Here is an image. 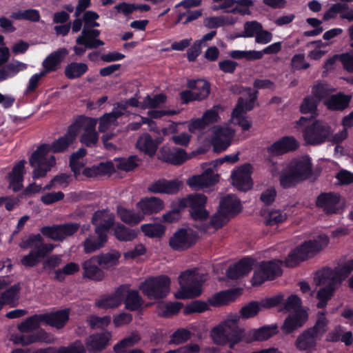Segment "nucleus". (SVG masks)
Masks as SVG:
<instances>
[{
  "label": "nucleus",
  "mask_w": 353,
  "mask_h": 353,
  "mask_svg": "<svg viewBox=\"0 0 353 353\" xmlns=\"http://www.w3.org/2000/svg\"><path fill=\"white\" fill-rule=\"evenodd\" d=\"M311 174L312 163L308 157L294 159L281 171L280 184L283 188H290L307 179Z\"/></svg>",
  "instance_id": "20e7f679"
},
{
  "label": "nucleus",
  "mask_w": 353,
  "mask_h": 353,
  "mask_svg": "<svg viewBox=\"0 0 353 353\" xmlns=\"http://www.w3.org/2000/svg\"><path fill=\"white\" fill-rule=\"evenodd\" d=\"M343 125L345 127L343 130L335 134L333 137V141L334 143H340L347 137V128H350L353 125V111L343 119Z\"/></svg>",
  "instance_id": "13d9d810"
},
{
  "label": "nucleus",
  "mask_w": 353,
  "mask_h": 353,
  "mask_svg": "<svg viewBox=\"0 0 353 353\" xmlns=\"http://www.w3.org/2000/svg\"><path fill=\"white\" fill-rule=\"evenodd\" d=\"M162 141L163 139L161 138L154 139L149 134L145 133L139 137L136 146L139 150L145 154L153 157Z\"/></svg>",
  "instance_id": "cd10ccee"
},
{
  "label": "nucleus",
  "mask_w": 353,
  "mask_h": 353,
  "mask_svg": "<svg viewBox=\"0 0 353 353\" xmlns=\"http://www.w3.org/2000/svg\"><path fill=\"white\" fill-rule=\"evenodd\" d=\"M181 289L176 294L178 299H189L199 296L202 292L203 283L206 275L196 270H186L179 277Z\"/></svg>",
  "instance_id": "423d86ee"
},
{
  "label": "nucleus",
  "mask_w": 353,
  "mask_h": 353,
  "mask_svg": "<svg viewBox=\"0 0 353 353\" xmlns=\"http://www.w3.org/2000/svg\"><path fill=\"white\" fill-rule=\"evenodd\" d=\"M80 270L79 265L74 263L70 262L63 266L62 268L55 271V279L58 281H62L65 279V276L72 275L78 272Z\"/></svg>",
  "instance_id": "4d7b16f0"
},
{
  "label": "nucleus",
  "mask_w": 353,
  "mask_h": 353,
  "mask_svg": "<svg viewBox=\"0 0 353 353\" xmlns=\"http://www.w3.org/2000/svg\"><path fill=\"white\" fill-rule=\"evenodd\" d=\"M140 340L138 334L133 333L130 336L124 338L114 346L115 353H125L128 348L135 345Z\"/></svg>",
  "instance_id": "5fc2aeb1"
},
{
  "label": "nucleus",
  "mask_w": 353,
  "mask_h": 353,
  "mask_svg": "<svg viewBox=\"0 0 353 353\" xmlns=\"http://www.w3.org/2000/svg\"><path fill=\"white\" fill-rule=\"evenodd\" d=\"M119 108L114 107L112 112L105 113L99 119V132H105L118 125L117 119L124 114L125 108L123 105Z\"/></svg>",
  "instance_id": "a878e982"
},
{
  "label": "nucleus",
  "mask_w": 353,
  "mask_h": 353,
  "mask_svg": "<svg viewBox=\"0 0 353 353\" xmlns=\"http://www.w3.org/2000/svg\"><path fill=\"white\" fill-rule=\"evenodd\" d=\"M170 279L168 276L161 275L150 277L142 282L139 289L149 299H162L170 292Z\"/></svg>",
  "instance_id": "6e6552de"
},
{
  "label": "nucleus",
  "mask_w": 353,
  "mask_h": 353,
  "mask_svg": "<svg viewBox=\"0 0 353 353\" xmlns=\"http://www.w3.org/2000/svg\"><path fill=\"white\" fill-rule=\"evenodd\" d=\"M141 228L145 235L151 238L161 237L165 233V227L161 224H144Z\"/></svg>",
  "instance_id": "6e6d98bb"
},
{
  "label": "nucleus",
  "mask_w": 353,
  "mask_h": 353,
  "mask_svg": "<svg viewBox=\"0 0 353 353\" xmlns=\"http://www.w3.org/2000/svg\"><path fill=\"white\" fill-rule=\"evenodd\" d=\"M251 166L244 165L232 173V184L238 190L247 191L252 188Z\"/></svg>",
  "instance_id": "aec40b11"
},
{
  "label": "nucleus",
  "mask_w": 353,
  "mask_h": 353,
  "mask_svg": "<svg viewBox=\"0 0 353 353\" xmlns=\"http://www.w3.org/2000/svg\"><path fill=\"white\" fill-rule=\"evenodd\" d=\"M26 161L21 160L19 161L12 168L9 174V188L13 192L19 191L23 187V180L24 174V165Z\"/></svg>",
  "instance_id": "e433bc0d"
},
{
  "label": "nucleus",
  "mask_w": 353,
  "mask_h": 353,
  "mask_svg": "<svg viewBox=\"0 0 353 353\" xmlns=\"http://www.w3.org/2000/svg\"><path fill=\"white\" fill-rule=\"evenodd\" d=\"M353 271V259L347 261L341 267L332 270L323 269L319 272L314 278L317 285H325L319 290L316 298L319 299L318 308H323L327 305V301L331 299L337 286L342 281L345 280Z\"/></svg>",
  "instance_id": "f03ea898"
},
{
  "label": "nucleus",
  "mask_w": 353,
  "mask_h": 353,
  "mask_svg": "<svg viewBox=\"0 0 353 353\" xmlns=\"http://www.w3.org/2000/svg\"><path fill=\"white\" fill-rule=\"evenodd\" d=\"M329 239L325 235H320L314 240L303 243L297 250L301 254L300 258L306 260L314 256L328 244Z\"/></svg>",
  "instance_id": "a211bd4d"
},
{
  "label": "nucleus",
  "mask_w": 353,
  "mask_h": 353,
  "mask_svg": "<svg viewBox=\"0 0 353 353\" xmlns=\"http://www.w3.org/2000/svg\"><path fill=\"white\" fill-rule=\"evenodd\" d=\"M114 233L116 238L120 241H132L137 238L138 232L134 229L127 228L123 224L118 223Z\"/></svg>",
  "instance_id": "8fccbe9b"
},
{
  "label": "nucleus",
  "mask_w": 353,
  "mask_h": 353,
  "mask_svg": "<svg viewBox=\"0 0 353 353\" xmlns=\"http://www.w3.org/2000/svg\"><path fill=\"white\" fill-rule=\"evenodd\" d=\"M139 159L137 156H130L128 158L120 159L118 161L117 167L118 169L129 172L133 170L138 166Z\"/></svg>",
  "instance_id": "680f3d73"
},
{
  "label": "nucleus",
  "mask_w": 353,
  "mask_h": 353,
  "mask_svg": "<svg viewBox=\"0 0 353 353\" xmlns=\"http://www.w3.org/2000/svg\"><path fill=\"white\" fill-rule=\"evenodd\" d=\"M48 144H42L32 154L29 162L34 168L32 178L34 179L43 177L52 167L56 164L54 155L49 154L51 150Z\"/></svg>",
  "instance_id": "0eeeda50"
},
{
  "label": "nucleus",
  "mask_w": 353,
  "mask_h": 353,
  "mask_svg": "<svg viewBox=\"0 0 353 353\" xmlns=\"http://www.w3.org/2000/svg\"><path fill=\"white\" fill-rule=\"evenodd\" d=\"M27 68V64L19 61H13L0 69V82L15 76L18 72Z\"/></svg>",
  "instance_id": "de8ad7c7"
},
{
  "label": "nucleus",
  "mask_w": 353,
  "mask_h": 353,
  "mask_svg": "<svg viewBox=\"0 0 353 353\" xmlns=\"http://www.w3.org/2000/svg\"><path fill=\"white\" fill-rule=\"evenodd\" d=\"M160 159L173 165H181L187 159V154L183 149L174 148L172 150L162 148Z\"/></svg>",
  "instance_id": "4c0bfd02"
},
{
  "label": "nucleus",
  "mask_w": 353,
  "mask_h": 353,
  "mask_svg": "<svg viewBox=\"0 0 353 353\" xmlns=\"http://www.w3.org/2000/svg\"><path fill=\"white\" fill-rule=\"evenodd\" d=\"M182 307L181 303L175 302L159 307V314L163 316L168 317L176 314Z\"/></svg>",
  "instance_id": "338daca9"
},
{
  "label": "nucleus",
  "mask_w": 353,
  "mask_h": 353,
  "mask_svg": "<svg viewBox=\"0 0 353 353\" xmlns=\"http://www.w3.org/2000/svg\"><path fill=\"white\" fill-rule=\"evenodd\" d=\"M249 99L245 100L239 98L236 108L232 112V121L234 124L241 126L243 130H248L252 125V121L245 116L246 111L251 110L254 108V103L257 98V91L251 92V88H246Z\"/></svg>",
  "instance_id": "1a4fd4ad"
},
{
  "label": "nucleus",
  "mask_w": 353,
  "mask_h": 353,
  "mask_svg": "<svg viewBox=\"0 0 353 353\" xmlns=\"http://www.w3.org/2000/svg\"><path fill=\"white\" fill-rule=\"evenodd\" d=\"M136 206L144 216L159 212L163 209L164 203L161 199L152 196L142 199Z\"/></svg>",
  "instance_id": "c85d7f7f"
},
{
  "label": "nucleus",
  "mask_w": 353,
  "mask_h": 353,
  "mask_svg": "<svg viewBox=\"0 0 353 353\" xmlns=\"http://www.w3.org/2000/svg\"><path fill=\"white\" fill-rule=\"evenodd\" d=\"M188 87L194 92V97L197 101L206 99L210 92V84L203 79L189 81Z\"/></svg>",
  "instance_id": "49530a36"
},
{
  "label": "nucleus",
  "mask_w": 353,
  "mask_h": 353,
  "mask_svg": "<svg viewBox=\"0 0 353 353\" xmlns=\"http://www.w3.org/2000/svg\"><path fill=\"white\" fill-rule=\"evenodd\" d=\"M20 290L19 284H14L3 292L0 296L3 305L8 304L12 307L17 305L19 298V293Z\"/></svg>",
  "instance_id": "3c124183"
},
{
  "label": "nucleus",
  "mask_w": 353,
  "mask_h": 353,
  "mask_svg": "<svg viewBox=\"0 0 353 353\" xmlns=\"http://www.w3.org/2000/svg\"><path fill=\"white\" fill-rule=\"evenodd\" d=\"M253 260L249 258H245L238 263L230 266L227 270V276L232 280L239 279L247 275L252 269Z\"/></svg>",
  "instance_id": "7c9ffc66"
},
{
  "label": "nucleus",
  "mask_w": 353,
  "mask_h": 353,
  "mask_svg": "<svg viewBox=\"0 0 353 353\" xmlns=\"http://www.w3.org/2000/svg\"><path fill=\"white\" fill-rule=\"evenodd\" d=\"M228 215L223 213V212H221L219 208L218 212L212 216L209 223L205 224L202 221L199 225H196V228L204 232H214L228 222Z\"/></svg>",
  "instance_id": "c9c22d12"
},
{
  "label": "nucleus",
  "mask_w": 353,
  "mask_h": 353,
  "mask_svg": "<svg viewBox=\"0 0 353 353\" xmlns=\"http://www.w3.org/2000/svg\"><path fill=\"white\" fill-rule=\"evenodd\" d=\"M261 29L262 26L260 23L256 21H248L244 24V31L241 36L243 37H256Z\"/></svg>",
  "instance_id": "69168bd1"
},
{
  "label": "nucleus",
  "mask_w": 353,
  "mask_h": 353,
  "mask_svg": "<svg viewBox=\"0 0 353 353\" xmlns=\"http://www.w3.org/2000/svg\"><path fill=\"white\" fill-rule=\"evenodd\" d=\"M330 134V127L321 121L312 123L303 130V137L305 141L312 145H318L325 142Z\"/></svg>",
  "instance_id": "f8f14e48"
},
{
  "label": "nucleus",
  "mask_w": 353,
  "mask_h": 353,
  "mask_svg": "<svg viewBox=\"0 0 353 353\" xmlns=\"http://www.w3.org/2000/svg\"><path fill=\"white\" fill-rule=\"evenodd\" d=\"M351 98L350 95L339 92L328 97L325 100V104L330 110H343L348 107Z\"/></svg>",
  "instance_id": "a19ab883"
},
{
  "label": "nucleus",
  "mask_w": 353,
  "mask_h": 353,
  "mask_svg": "<svg viewBox=\"0 0 353 353\" xmlns=\"http://www.w3.org/2000/svg\"><path fill=\"white\" fill-rule=\"evenodd\" d=\"M301 306V301L299 297L295 294H292L288 296L284 303V309L287 312H292V313L301 311L302 310H300Z\"/></svg>",
  "instance_id": "0e129e2a"
},
{
  "label": "nucleus",
  "mask_w": 353,
  "mask_h": 353,
  "mask_svg": "<svg viewBox=\"0 0 353 353\" xmlns=\"http://www.w3.org/2000/svg\"><path fill=\"white\" fill-rule=\"evenodd\" d=\"M80 228L77 223H68L52 226H45L41 228L44 236L57 241H62L75 234Z\"/></svg>",
  "instance_id": "4468645a"
},
{
  "label": "nucleus",
  "mask_w": 353,
  "mask_h": 353,
  "mask_svg": "<svg viewBox=\"0 0 353 353\" xmlns=\"http://www.w3.org/2000/svg\"><path fill=\"white\" fill-rule=\"evenodd\" d=\"M88 70L85 63L72 62L65 67V74L68 79H77L85 74Z\"/></svg>",
  "instance_id": "864d4df0"
},
{
  "label": "nucleus",
  "mask_w": 353,
  "mask_h": 353,
  "mask_svg": "<svg viewBox=\"0 0 353 353\" xmlns=\"http://www.w3.org/2000/svg\"><path fill=\"white\" fill-rule=\"evenodd\" d=\"M121 287H123V291H125V295L123 296L125 307L130 311L139 310L141 307L143 301L138 291L130 290L128 287L125 285H121Z\"/></svg>",
  "instance_id": "ea45409f"
},
{
  "label": "nucleus",
  "mask_w": 353,
  "mask_h": 353,
  "mask_svg": "<svg viewBox=\"0 0 353 353\" xmlns=\"http://www.w3.org/2000/svg\"><path fill=\"white\" fill-rule=\"evenodd\" d=\"M219 174L212 168L206 169L201 175L193 176L188 179L187 183L194 190L203 189L216 183Z\"/></svg>",
  "instance_id": "6ab92c4d"
},
{
  "label": "nucleus",
  "mask_w": 353,
  "mask_h": 353,
  "mask_svg": "<svg viewBox=\"0 0 353 353\" xmlns=\"http://www.w3.org/2000/svg\"><path fill=\"white\" fill-rule=\"evenodd\" d=\"M111 339V332L105 331L101 333L91 334L86 338L85 343L90 352L99 353L108 345Z\"/></svg>",
  "instance_id": "412c9836"
},
{
  "label": "nucleus",
  "mask_w": 353,
  "mask_h": 353,
  "mask_svg": "<svg viewBox=\"0 0 353 353\" xmlns=\"http://www.w3.org/2000/svg\"><path fill=\"white\" fill-rule=\"evenodd\" d=\"M235 3L236 5L234 7L226 12L233 14L239 13L243 15L248 13L249 7L253 5V1L252 0H235Z\"/></svg>",
  "instance_id": "774afa93"
},
{
  "label": "nucleus",
  "mask_w": 353,
  "mask_h": 353,
  "mask_svg": "<svg viewBox=\"0 0 353 353\" xmlns=\"http://www.w3.org/2000/svg\"><path fill=\"white\" fill-rule=\"evenodd\" d=\"M101 268L105 270L111 269L119 264L121 254L116 250L110 252L94 256Z\"/></svg>",
  "instance_id": "37998d69"
},
{
  "label": "nucleus",
  "mask_w": 353,
  "mask_h": 353,
  "mask_svg": "<svg viewBox=\"0 0 353 353\" xmlns=\"http://www.w3.org/2000/svg\"><path fill=\"white\" fill-rule=\"evenodd\" d=\"M70 310L64 309L43 314L45 324L56 327L63 328L69 320Z\"/></svg>",
  "instance_id": "2f4dec72"
},
{
  "label": "nucleus",
  "mask_w": 353,
  "mask_h": 353,
  "mask_svg": "<svg viewBox=\"0 0 353 353\" xmlns=\"http://www.w3.org/2000/svg\"><path fill=\"white\" fill-rule=\"evenodd\" d=\"M221 212L228 214H235L241 210L239 200L234 195H228L222 199L219 203Z\"/></svg>",
  "instance_id": "a18cd8bd"
},
{
  "label": "nucleus",
  "mask_w": 353,
  "mask_h": 353,
  "mask_svg": "<svg viewBox=\"0 0 353 353\" xmlns=\"http://www.w3.org/2000/svg\"><path fill=\"white\" fill-rule=\"evenodd\" d=\"M263 216H264V222L267 225H279L288 219L287 213L281 210H269L268 212H265Z\"/></svg>",
  "instance_id": "603ef678"
},
{
  "label": "nucleus",
  "mask_w": 353,
  "mask_h": 353,
  "mask_svg": "<svg viewBox=\"0 0 353 353\" xmlns=\"http://www.w3.org/2000/svg\"><path fill=\"white\" fill-rule=\"evenodd\" d=\"M166 97L163 94H156L154 97L148 95L143 100V108H155L165 101Z\"/></svg>",
  "instance_id": "e2e57ef3"
},
{
  "label": "nucleus",
  "mask_w": 353,
  "mask_h": 353,
  "mask_svg": "<svg viewBox=\"0 0 353 353\" xmlns=\"http://www.w3.org/2000/svg\"><path fill=\"white\" fill-rule=\"evenodd\" d=\"M67 54L68 50L65 48H60L58 50L51 53L43 61L42 65L44 68L43 72H46V74L49 72L56 70L62 59Z\"/></svg>",
  "instance_id": "79ce46f5"
},
{
  "label": "nucleus",
  "mask_w": 353,
  "mask_h": 353,
  "mask_svg": "<svg viewBox=\"0 0 353 353\" xmlns=\"http://www.w3.org/2000/svg\"><path fill=\"white\" fill-rule=\"evenodd\" d=\"M123 287H119L110 294L100 297L95 302L96 305L101 309L108 310L118 307L123 302L125 291Z\"/></svg>",
  "instance_id": "b1692460"
},
{
  "label": "nucleus",
  "mask_w": 353,
  "mask_h": 353,
  "mask_svg": "<svg viewBox=\"0 0 353 353\" xmlns=\"http://www.w3.org/2000/svg\"><path fill=\"white\" fill-rule=\"evenodd\" d=\"M261 308L259 302L252 301L243 306L241 311V316L243 319H250L256 316Z\"/></svg>",
  "instance_id": "052dcab7"
},
{
  "label": "nucleus",
  "mask_w": 353,
  "mask_h": 353,
  "mask_svg": "<svg viewBox=\"0 0 353 353\" xmlns=\"http://www.w3.org/2000/svg\"><path fill=\"white\" fill-rule=\"evenodd\" d=\"M340 196L334 192L321 193L316 199V205L322 208L327 214L336 213Z\"/></svg>",
  "instance_id": "473e14b6"
},
{
  "label": "nucleus",
  "mask_w": 353,
  "mask_h": 353,
  "mask_svg": "<svg viewBox=\"0 0 353 353\" xmlns=\"http://www.w3.org/2000/svg\"><path fill=\"white\" fill-rule=\"evenodd\" d=\"M92 223L95 229L108 234L110 228L114 223V215L108 209L95 212L92 218Z\"/></svg>",
  "instance_id": "5701e85b"
},
{
  "label": "nucleus",
  "mask_w": 353,
  "mask_h": 353,
  "mask_svg": "<svg viewBox=\"0 0 353 353\" xmlns=\"http://www.w3.org/2000/svg\"><path fill=\"white\" fill-rule=\"evenodd\" d=\"M19 246L23 250L32 248L21 259V265L26 268L36 266L41 259L45 258L54 248V244L44 243L43 238L40 234H30L26 239H23Z\"/></svg>",
  "instance_id": "39448f33"
},
{
  "label": "nucleus",
  "mask_w": 353,
  "mask_h": 353,
  "mask_svg": "<svg viewBox=\"0 0 353 353\" xmlns=\"http://www.w3.org/2000/svg\"><path fill=\"white\" fill-rule=\"evenodd\" d=\"M212 134V143L214 150L221 152L230 145L235 130L225 124L214 127Z\"/></svg>",
  "instance_id": "ddd939ff"
},
{
  "label": "nucleus",
  "mask_w": 353,
  "mask_h": 353,
  "mask_svg": "<svg viewBox=\"0 0 353 353\" xmlns=\"http://www.w3.org/2000/svg\"><path fill=\"white\" fill-rule=\"evenodd\" d=\"M196 236L190 230L179 229L176 231L169 240V245L172 250L183 251L194 245Z\"/></svg>",
  "instance_id": "dca6fc26"
},
{
  "label": "nucleus",
  "mask_w": 353,
  "mask_h": 353,
  "mask_svg": "<svg viewBox=\"0 0 353 353\" xmlns=\"http://www.w3.org/2000/svg\"><path fill=\"white\" fill-rule=\"evenodd\" d=\"M206 201L205 195L194 194L179 200V203L180 208H190V215L194 220L202 222L209 216V212L205 208Z\"/></svg>",
  "instance_id": "9d476101"
},
{
  "label": "nucleus",
  "mask_w": 353,
  "mask_h": 353,
  "mask_svg": "<svg viewBox=\"0 0 353 353\" xmlns=\"http://www.w3.org/2000/svg\"><path fill=\"white\" fill-rule=\"evenodd\" d=\"M76 43L79 46H83L73 47L75 54L79 57L85 52L86 49H94L104 45V42L101 39L83 36L82 34L77 37Z\"/></svg>",
  "instance_id": "f704fd0d"
},
{
  "label": "nucleus",
  "mask_w": 353,
  "mask_h": 353,
  "mask_svg": "<svg viewBox=\"0 0 353 353\" xmlns=\"http://www.w3.org/2000/svg\"><path fill=\"white\" fill-rule=\"evenodd\" d=\"M81 128L79 122H74L70 125L64 135L59 137L51 144H48L49 149L53 153H62L68 150L75 141Z\"/></svg>",
  "instance_id": "2eb2a0df"
},
{
  "label": "nucleus",
  "mask_w": 353,
  "mask_h": 353,
  "mask_svg": "<svg viewBox=\"0 0 353 353\" xmlns=\"http://www.w3.org/2000/svg\"><path fill=\"white\" fill-rule=\"evenodd\" d=\"M97 119L85 118L82 121H77L83 127V132L81 135L80 141L87 147H94L99 140V135L96 131Z\"/></svg>",
  "instance_id": "f3484780"
},
{
  "label": "nucleus",
  "mask_w": 353,
  "mask_h": 353,
  "mask_svg": "<svg viewBox=\"0 0 353 353\" xmlns=\"http://www.w3.org/2000/svg\"><path fill=\"white\" fill-rule=\"evenodd\" d=\"M111 321L110 316H97L92 315L88 317L87 322L92 330L104 328L107 327Z\"/></svg>",
  "instance_id": "bf43d9fd"
},
{
  "label": "nucleus",
  "mask_w": 353,
  "mask_h": 353,
  "mask_svg": "<svg viewBox=\"0 0 353 353\" xmlns=\"http://www.w3.org/2000/svg\"><path fill=\"white\" fill-rule=\"evenodd\" d=\"M42 323L45 324L43 314H34L27 318L18 325V329L22 334H12L10 340L14 344L23 346L35 343H53L55 339L54 336L43 329L28 334V332L38 329Z\"/></svg>",
  "instance_id": "7ed1b4c3"
},
{
  "label": "nucleus",
  "mask_w": 353,
  "mask_h": 353,
  "mask_svg": "<svg viewBox=\"0 0 353 353\" xmlns=\"http://www.w3.org/2000/svg\"><path fill=\"white\" fill-rule=\"evenodd\" d=\"M298 143L292 137H286L274 143L268 148V152L272 155H280L290 151L296 150Z\"/></svg>",
  "instance_id": "72a5a7b5"
},
{
  "label": "nucleus",
  "mask_w": 353,
  "mask_h": 353,
  "mask_svg": "<svg viewBox=\"0 0 353 353\" xmlns=\"http://www.w3.org/2000/svg\"><path fill=\"white\" fill-rule=\"evenodd\" d=\"M99 266L94 256L83 261L82 263L83 277L94 281H102L105 278V274L103 270Z\"/></svg>",
  "instance_id": "bb28decb"
},
{
  "label": "nucleus",
  "mask_w": 353,
  "mask_h": 353,
  "mask_svg": "<svg viewBox=\"0 0 353 353\" xmlns=\"http://www.w3.org/2000/svg\"><path fill=\"white\" fill-rule=\"evenodd\" d=\"M108 241V234L94 230V234H90L83 242L82 246L85 254H91L103 248Z\"/></svg>",
  "instance_id": "4be33fe9"
},
{
  "label": "nucleus",
  "mask_w": 353,
  "mask_h": 353,
  "mask_svg": "<svg viewBox=\"0 0 353 353\" xmlns=\"http://www.w3.org/2000/svg\"><path fill=\"white\" fill-rule=\"evenodd\" d=\"M329 321L324 312H319L316 314V321L314 325L308 328L319 339L327 331Z\"/></svg>",
  "instance_id": "09e8293b"
},
{
  "label": "nucleus",
  "mask_w": 353,
  "mask_h": 353,
  "mask_svg": "<svg viewBox=\"0 0 353 353\" xmlns=\"http://www.w3.org/2000/svg\"><path fill=\"white\" fill-rule=\"evenodd\" d=\"M320 339L308 328L298 336L294 346L299 351L312 352L315 350L318 341Z\"/></svg>",
  "instance_id": "c756f323"
},
{
  "label": "nucleus",
  "mask_w": 353,
  "mask_h": 353,
  "mask_svg": "<svg viewBox=\"0 0 353 353\" xmlns=\"http://www.w3.org/2000/svg\"><path fill=\"white\" fill-rule=\"evenodd\" d=\"M282 261L279 260L263 261L252 277V285H259L266 280H273L281 274Z\"/></svg>",
  "instance_id": "9b49d317"
},
{
  "label": "nucleus",
  "mask_w": 353,
  "mask_h": 353,
  "mask_svg": "<svg viewBox=\"0 0 353 353\" xmlns=\"http://www.w3.org/2000/svg\"><path fill=\"white\" fill-rule=\"evenodd\" d=\"M117 212L120 219L129 225H136L144 219V216L140 212H135L121 205L117 206Z\"/></svg>",
  "instance_id": "58836bf2"
},
{
  "label": "nucleus",
  "mask_w": 353,
  "mask_h": 353,
  "mask_svg": "<svg viewBox=\"0 0 353 353\" xmlns=\"http://www.w3.org/2000/svg\"><path fill=\"white\" fill-rule=\"evenodd\" d=\"M238 316H232L214 327L211 336L214 342L219 345L230 344V347L241 342L252 343L268 340L276 333L277 327L263 326L259 329H252L248 332L238 325Z\"/></svg>",
  "instance_id": "f257e3e1"
},
{
  "label": "nucleus",
  "mask_w": 353,
  "mask_h": 353,
  "mask_svg": "<svg viewBox=\"0 0 353 353\" xmlns=\"http://www.w3.org/2000/svg\"><path fill=\"white\" fill-rule=\"evenodd\" d=\"M99 18V15L94 11L89 10L85 12L83 16L84 26L81 34L83 36L97 39L100 35V31L96 29H91L90 24Z\"/></svg>",
  "instance_id": "c03bdc74"
},
{
  "label": "nucleus",
  "mask_w": 353,
  "mask_h": 353,
  "mask_svg": "<svg viewBox=\"0 0 353 353\" xmlns=\"http://www.w3.org/2000/svg\"><path fill=\"white\" fill-rule=\"evenodd\" d=\"M307 319V313L304 310L292 313L285 319L281 326V330L284 334H289L301 327L306 323Z\"/></svg>",
  "instance_id": "393cba45"
}]
</instances>
